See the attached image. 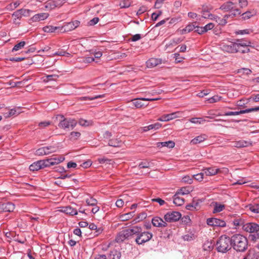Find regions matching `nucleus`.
Instances as JSON below:
<instances>
[{
    "label": "nucleus",
    "mask_w": 259,
    "mask_h": 259,
    "mask_svg": "<svg viewBox=\"0 0 259 259\" xmlns=\"http://www.w3.org/2000/svg\"><path fill=\"white\" fill-rule=\"evenodd\" d=\"M196 22H194V23L192 24H189L186 27V30H187V32H190V31L193 30L196 28Z\"/></svg>",
    "instance_id": "obj_63"
},
{
    "label": "nucleus",
    "mask_w": 259,
    "mask_h": 259,
    "mask_svg": "<svg viewBox=\"0 0 259 259\" xmlns=\"http://www.w3.org/2000/svg\"><path fill=\"white\" fill-rule=\"evenodd\" d=\"M63 49H59L58 51L53 54V56H66L67 57H71L70 53L65 51V47L64 46Z\"/></svg>",
    "instance_id": "obj_28"
},
{
    "label": "nucleus",
    "mask_w": 259,
    "mask_h": 259,
    "mask_svg": "<svg viewBox=\"0 0 259 259\" xmlns=\"http://www.w3.org/2000/svg\"><path fill=\"white\" fill-rule=\"evenodd\" d=\"M193 182V179L192 176L190 177L188 175L182 177L181 180V183L185 184H191Z\"/></svg>",
    "instance_id": "obj_45"
},
{
    "label": "nucleus",
    "mask_w": 259,
    "mask_h": 259,
    "mask_svg": "<svg viewBox=\"0 0 259 259\" xmlns=\"http://www.w3.org/2000/svg\"><path fill=\"white\" fill-rule=\"evenodd\" d=\"M49 159L51 161V164H52V165H54L63 162L65 158L63 156H60L58 157L51 158Z\"/></svg>",
    "instance_id": "obj_35"
},
{
    "label": "nucleus",
    "mask_w": 259,
    "mask_h": 259,
    "mask_svg": "<svg viewBox=\"0 0 259 259\" xmlns=\"http://www.w3.org/2000/svg\"><path fill=\"white\" fill-rule=\"evenodd\" d=\"M210 20H214L216 22H217L219 25H225L227 22L225 21V20H222V18L218 16L214 15L212 14V17H211Z\"/></svg>",
    "instance_id": "obj_39"
},
{
    "label": "nucleus",
    "mask_w": 259,
    "mask_h": 259,
    "mask_svg": "<svg viewBox=\"0 0 259 259\" xmlns=\"http://www.w3.org/2000/svg\"><path fill=\"white\" fill-rule=\"evenodd\" d=\"M167 118H168V121L170 120H172L174 118H176L178 117V112H175L170 114H166Z\"/></svg>",
    "instance_id": "obj_64"
},
{
    "label": "nucleus",
    "mask_w": 259,
    "mask_h": 259,
    "mask_svg": "<svg viewBox=\"0 0 259 259\" xmlns=\"http://www.w3.org/2000/svg\"><path fill=\"white\" fill-rule=\"evenodd\" d=\"M105 97V94L99 95L98 96H95L93 97H82L80 98V100L81 101H86V100H93L98 98H102Z\"/></svg>",
    "instance_id": "obj_41"
},
{
    "label": "nucleus",
    "mask_w": 259,
    "mask_h": 259,
    "mask_svg": "<svg viewBox=\"0 0 259 259\" xmlns=\"http://www.w3.org/2000/svg\"><path fill=\"white\" fill-rule=\"evenodd\" d=\"M206 223L208 225L214 227H224L226 226L224 220L214 218L207 219Z\"/></svg>",
    "instance_id": "obj_9"
},
{
    "label": "nucleus",
    "mask_w": 259,
    "mask_h": 259,
    "mask_svg": "<svg viewBox=\"0 0 259 259\" xmlns=\"http://www.w3.org/2000/svg\"><path fill=\"white\" fill-rule=\"evenodd\" d=\"M30 12H31V11L28 9H21L17 10L12 14V17H14L13 19V23L19 25L20 24L19 21L22 16H29Z\"/></svg>",
    "instance_id": "obj_7"
},
{
    "label": "nucleus",
    "mask_w": 259,
    "mask_h": 259,
    "mask_svg": "<svg viewBox=\"0 0 259 259\" xmlns=\"http://www.w3.org/2000/svg\"><path fill=\"white\" fill-rule=\"evenodd\" d=\"M214 244L211 241H206L203 245V249L205 251H210L213 249Z\"/></svg>",
    "instance_id": "obj_37"
},
{
    "label": "nucleus",
    "mask_w": 259,
    "mask_h": 259,
    "mask_svg": "<svg viewBox=\"0 0 259 259\" xmlns=\"http://www.w3.org/2000/svg\"><path fill=\"white\" fill-rule=\"evenodd\" d=\"M255 13L251 11H247L241 15L242 18L244 20H247L250 18L252 16L254 15Z\"/></svg>",
    "instance_id": "obj_49"
},
{
    "label": "nucleus",
    "mask_w": 259,
    "mask_h": 259,
    "mask_svg": "<svg viewBox=\"0 0 259 259\" xmlns=\"http://www.w3.org/2000/svg\"><path fill=\"white\" fill-rule=\"evenodd\" d=\"M40 161L42 168L52 165V164H51V161H50L49 158L45 160H40Z\"/></svg>",
    "instance_id": "obj_51"
},
{
    "label": "nucleus",
    "mask_w": 259,
    "mask_h": 259,
    "mask_svg": "<svg viewBox=\"0 0 259 259\" xmlns=\"http://www.w3.org/2000/svg\"><path fill=\"white\" fill-rule=\"evenodd\" d=\"M252 145L251 141L239 140L232 142V146L237 148L246 147Z\"/></svg>",
    "instance_id": "obj_21"
},
{
    "label": "nucleus",
    "mask_w": 259,
    "mask_h": 259,
    "mask_svg": "<svg viewBox=\"0 0 259 259\" xmlns=\"http://www.w3.org/2000/svg\"><path fill=\"white\" fill-rule=\"evenodd\" d=\"M220 46L224 52L232 54L237 53V49H239V39H236L235 42H222Z\"/></svg>",
    "instance_id": "obj_5"
},
{
    "label": "nucleus",
    "mask_w": 259,
    "mask_h": 259,
    "mask_svg": "<svg viewBox=\"0 0 259 259\" xmlns=\"http://www.w3.org/2000/svg\"><path fill=\"white\" fill-rule=\"evenodd\" d=\"M121 256L120 253L116 250H113L110 251L108 255V259H120Z\"/></svg>",
    "instance_id": "obj_36"
},
{
    "label": "nucleus",
    "mask_w": 259,
    "mask_h": 259,
    "mask_svg": "<svg viewBox=\"0 0 259 259\" xmlns=\"http://www.w3.org/2000/svg\"><path fill=\"white\" fill-rule=\"evenodd\" d=\"M21 4L20 1H16L8 5L5 9L8 11H12L18 7Z\"/></svg>",
    "instance_id": "obj_34"
},
{
    "label": "nucleus",
    "mask_w": 259,
    "mask_h": 259,
    "mask_svg": "<svg viewBox=\"0 0 259 259\" xmlns=\"http://www.w3.org/2000/svg\"><path fill=\"white\" fill-rule=\"evenodd\" d=\"M232 245L231 238L226 235H222L217 241V250L218 252L226 253L231 249Z\"/></svg>",
    "instance_id": "obj_3"
},
{
    "label": "nucleus",
    "mask_w": 259,
    "mask_h": 259,
    "mask_svg": "<svg viewBox=\"0 0 259 259\" xmlns=\"http://www.w3.org/2000/svg\"><path fill=\"white\" fill-rule=\"evenodd\" d=\"M192 191L190 186L182 187L179 189V195H188Z\"/></svg>",
    "instance_id": "obj_40"
},
{
    "label": "nucleus",
    "mask_w": 259,
    "mask_h": 259,
    "mask_svg": "<svg viewBox=\"0 0 259 259\" xmlns=\"http://www.w3.org/2000/svg\"><path fill=\"white\" fill-rule=\"evenodd\" d=\"M131 2L130 0H123L120 3V6L122 8H128L131 6Z\"/></svg>",
    "instance_id": "obj_53"
},
{
    "label": "nucleus",
    "mask_w": 259,
    "mask_h": 259,
    "mask_svg": "<svg viewBox=\"0 0 259 259\" xmlns=\"http://www.w3.org/2000/svg\"><path fill=\"white\" fill-rule=\"evenodd\" d=\"M161 59L152 58L149 59L147 62L146 64L148 67H154L161 63Z\"/></svg>",
    "instance_id": "obj_22"
},
{
    "label": "nucleus",
    "mask_w": 259,
    "mask_h": 259,
    "mask_svg": "<svg viewBox=\"0 0 259 259\" xmlns=\"http://www.w3.org/2000/svg\"><path fill=\"white\" fill-rule=\"evenodd\" d=\"M224 12H234L235 9H239L236 8L235 3L231 1H227L223 4L219 8Z\"/></svg>",
    "instance_id": "obj_15"
},
{
    "label": "nucleus",
    "mask_w": 259,
    "mask_h": 259,
    "mask_svg": "<svg viewBox=\"0 0 259 259\" xmlns=\"http://www.w3.org/2000/svg\"><path fill=\"white\" fill-rule=\"evenodd\" d=\"M55 147L53 146H46L41 147L36 150L35 154L38 156L48 155L55 151Z\"/></svg>",
    "instance_id": "obj_11"
},
{
    "label": "nucleus",
    "mask_w": 259,
    "mask_h": 259,
    "mask_svg": "<svg viewBox=\"0 0 259 259\" xmlns=\"http://www.w3.org/2000/svg\"><path fill=\"white\" fill-rule=\"evenodd\" d=\"M135 211H132L124 214H121L119 219L121 221H126L134 217Z\"/></svg>",
    "instance_id": "obj_30"
},
{
    "label": "nucleus",
    "mask_w": 259,
    "mask_h": 259,
    "mask_svg": "<svg viewBox=\"0 0 259 259\" xmlns=\"http://www.w3.org/2000/svg\"><path fill=\"white\" fill-rule=\"evenodd\" d=\"M225 208V205L218 202L214 204L213 213H217L222 211Z\"/></svg>",
    "instance_id": "obj_42"
},
{
    "label": "nucleus",
    "mask_w": 259,
    "mask_h": 259,
    "mask_svg": "<svg viewBox=\"0 0 259 259\" xmlns=\"http://www.w3.org/2000/svg\"><path fill=\"white\" fill-rule=\"evenodd\" d=\"M63 28V30L61 32H64L65 31H68L75 29L72 22L68 23L67 24L62 27Z\"/></svg>",
    "instance_id": "obj_47"
},
{
    "label": "nucleus",
    "mask_w": 259,
    "mask_h": 259,
    "mask_svg": "<svg viewBox=\"0 0 259 259\" xmlns=\"http://www.w3.org/2000/svg\"><path fill=\"white\" fill-rule=\"evenodd\" d=\"M151 201L158 203L160 206L163 205L165 203V201L160 198H153Z\"/></svg>",
    "instance_id": "obj_62"
},
{
    "label": "nucleus",
    "mask_w": 259,
    "mask_h": 259,
    "mask_svg": "<svg viewBox=\"0 0 259 259\" xmlns=\"http://www.w3.org/2000/svg\"><path fill=\"white\" fill-rule=\"evenodd\" d=\"M208 138V136L205 134H201L197 137H196L194 139H193L190 143L193 145L197 144L200 143L205 140H206Z\"/></svg>",
    "instance_id": "obj_23"
},
{
    "label": "nucleus",
    "mask_w": 259,
    "mask_h": 259,
    "mask_svg": "<svg viewBox=\"0 0 259 259\" xmlns=\"http://www.w3.org/2000/svg\"><path fill=\"white\" fill-rule=\"evenodd\" d=\"M204 121L205 120H203L202 118H197V117L192 118L190 119V121L192 123H195V124H197V123L201 124V123H203Z\"/></svg>",
    "instance_id": "obj_55"
},
{
    "label": "nucleus",
    "mask_w": 259,
    "mask_h": 259,
    "mask_svg": "<svg viewBox=\"0 0 259 259\" xmlns=\"http://www.w3.org/2000/svg\"><path fill=\"white\" fill-rule=\"evenodd\" d=\"M249 209L252 212L259 213V204H250L248 205Z\"/></svg>",
    "instance_id": "obj_48"
},
{
    "label": "nucleus",
    "mask_w": 259,
    "mask_h": 259,
    "mask_svg": "<svg viewBox=\"0 0 259 259\" xmlns=\"http://www.w3.org/2000/svg\"><path fill=\"white\" fill-rule=\"evenodd\" d=\"M157 99H158L142 98L134 99L132 100L131 101L132 102L133 104L137 108H142L144 106H147L148 105V104H145V103H143L142 102V101H152L157 100Z\"/></svg>",
    "instance_id": "obj_14"
},
{
    "label": "nucleus",
    "mask_w": 259,
    "mask_h": 259,
    "mask_svg": "<svg viewBox=\"0 0 259 259\" xmlns=\"http://www.w3.org/2000/svg\"><path fill=\"white\" fill-rule=\"evenodd\" d=\"M49 16L47 13H41L34 15L29 19V23L38 22L46 19Z\"/></svg>",
    "instance_id": "obj_19"
},
{
    "label": "nucleus",
    "mask_w": 259,
    "mask_h": 259,
    "mask_svg": "<svg viewBox=\"0 0 259 259\" xmlns=\"http://www.w3.org/2000/svg\"><path fill=\"white\" fill-rule=\"evenodd\" d=\"M60 118L58 127L64 130H72L77 124V121L71 118H65L63 115H58L57 118Z\"/></svg>",
    "instance_id": "obj_4"
},
{
    "label": "nucleus",
    "mask_w": 259,
    "mask_h": 259,
    "mask_svg": "<svg viewBox=\"0 0 259 259\" xmlns=\"http://www.w3.org/2000/svg\"><path fill=\"white\" fill-rule=\"evenodd\" d=\"M242 229L249 233H257L259 231V225L255 223H247L245 224Z\"/></svg>",
    "instance_id": "obj_10"
},
{
    "label": "nucleus",
    "mask_w": 259,
    "mask_h": 259,
    "mask_svg": "<svg viewBox=\"0 0 259 259\" xmlns=\"http://www.w3.org/2000/svg\"><path fill=\"white\" fill-rule=\"evenodd\" d=\"M201 13L202 15L200 18L202 17L204 19L207 18L210 19L211 17H212V14L209 13V12L207 10H206L205 8H203Z\"/></svg>",
    "instance_id": "obj_44"
},
{
    "label": "nucleus",
    "mask_w": 259,
    "mask_h": 259,
    "mask_svg": "<svg viewBox=\"0 0 259 259\" xmlns=\"http://www.w3.org/2000/svg\"><path fill=\"white\" fill-rule=\"evenodd\" d=\"M220 171V169L215 167H209L204 168L203 171L206 176H213L217 174Z\"/></svg>",
    "instance_id": "obj_24"
},
{
    "label": "nucleus",
    "mask_w": 259,
    "mask_h": 259,
    "mask_svg": "<svg viewBox=\"0 0 259 259\" xmlns=\"http://www.w3.org/2000/svg\"><path fill=\"white\" fill-rule=\"evenodd\" d=\"M214 26V24L212 23H209L205 26L203 27V29L205 31V33L209 30L212 29Z\"/></svg>",
    "instance_id": "obj_57"
},
{
    "label": "nucleus",
    "mask_w": 259,
    "mask_h": 259,
    "mask_svg": "<svg viewBox=\"0 0 259 259\" xmlns=\"http://www.w3.org/2000/svg\"><path fill=\"white\" fill-rule=\"evenodd\" d=\"M20 113V112L17 111V110L15 108L9 110L8 115H6L7 117H10L13 115H18Z\"/></svg>",
    "instance_id": "obj_58"
},
{
    "label": "nucleus",
    "mask_w": 259,
    "mask_h": 259,
    "mask_svg": "<svg viewBox=\"0 0 259 259\" xmlns=\"http://www.w3.org/2000/svg\"><path fill=\"white\" fill-rule=\"evenodd\" d=\"M51 123V122L50 121H44L39 122L38 123V126L40 128H45L47 126H49Z\"/></svg>",
    "instance_id": "obj_60"
},
{
    "label": "nucleus",
    "mask_w": 259,
    "mask_h": 259,
    "mask_svg": "<svg viewBox=\"0 0 259 259\" xmlns=\"http://www.w3.org/2000/svg\"><path fill=\"white\" fill-rule=\"evenodd\" d=\"M164 219L166 223H172L178 221V211H170L164 216Z\"/></svg>",
    "instance_id": "obj_12"
},
{
    "label": "nucleus",
    "mask_w": 259,
    "mask_h": 259,
    "mask_svg": "<svg viewBox=\"0 0 259 259\" xmlns=\"http://www.w3.org/2000/svg\"><path fill=\"white\" fill-rule=\"evenodd\" d=\"M181 220V223L184 225H187L190 223L191 220L188 215L182 217V214L179 212V221Z\"/></svg>",
    "instance_id": "obj_38"
},
{
    "label": "nucleus",
    "mask_w": 259,
    "mask_h": 259,
    "mask_svg": "<svg viewBox=\"0 0 259 259\" xmlns=\"http://www.w3.org/2000/svg\"><path fill=\"white\" fill-rule=\"evenodd\" d=\"M81 134L77 132H72L69 135V139L71 140H77L80 137Z\"/></svg>",
    "instance_id": "obj_50"
},
{
    "label": "nucleus",
    "mask_w": 259,
    "mask_h": 259,
    "mask_svg": "<svg viewBox=\"0 0 259 259\" xmlns=\"http://www.w3.org/2000/svg\"><path fill=\"white\" fill-rule=\"evenodd\" d=\"M15 208L14 204L8 202L6 203H0V213L6 212H12Z\"/></svg>",
    "instance_id": "obj_16"
},
{
    "label": "nucleus",
    "mask_w": 259,
    "mask_h": 259,
    "mask_svg": "<svg viewBox=\"0 0 259 259\" xmlns=\"http://www.w3.org/2000/svg\"><path fill=\"white\" fill-rule=\"evenodd\" d=\"M122 144V142L121 140H119L118 139H112L109 140L108 145L114 147H121Z\"/></svg>",
    "instance_id": "obj_29"
},
{
    "label": "nucleus",
    "mask_w": 259,
    "mask_h": 259,
    "mask_svg": "<svg viewBox=\"0 0 259 259\" xmlns=\"http://www.w3.org/2000/svg\"><path fill=\"white\" fill-rule=\"evenodd\" d=\"M249 47L254 48L250 41L247 40H239V49H237V52H240L244 54L250 52Z\"/></svg>",
    "instance_id": "obj_8"
},
{
    "label": "nucleus",
    "mask_w": 259,
    "mask_h": 259,
    "mask_svg": "<svg viewBox=\"0 0 259 259\" xmlns=\"http://www.w3.org/2000/svg\"><path fill=\"white\" fill-rule=\"evenodd\" d=\"M26 42L24 41H21L14 46L12 49V52H15L22 49L25 45Z\"/></svg>",
    "instance_id": "obj_46"
},
{
    "label": "nucleus",
    "mask_w": 259,
    "mask_h": 259,
    "mask_svg": "<svg viewBox=\"0 0 259 259\" xmlns=\"http://www.w3.org/2000/svg\"><path fill=\"white\" fill-rule=\"evenodd\" d=\"M153 237V234L148 231L143 232L142 230L139 233L135 239L136 243L138 245H142L148 242Z\"/></svg>",
    "instance_id": "obj_6"
},
{
    "label": "nucleus",
    "mask_w": 259,
    "mask_h": 259,
    "mask_svg": "<svg viewBox=\"0 0 259 259\" xmlns=\"http://www.w3.org/2000/svg\"><path fill=\"white\" fill-rule=\"evenodd\" d=\"M241 12L240 9H235L234 12H231L229 14L225 15L223 18H222V20H225L227 22V20L229 17L233 18L238 15H240Z\"/></svg>",
    "instance_id": "obj_27"
},
{
    "label": "nucleus",
    "mask_w": 259,
    "mask_h": 259,
    "mask_svg": "<svg viewBox=\"0 0 259 259\" xmlns=\"http://www.w3.org/2000/svg\"><path fill=\"white\" fill-rule=\"evenodd\" d=\"M259 111V107H255L253 108L246 109L245 110H241L239 111H229L225 112L224 114L225 116H231V115H237L241 114H244L249 113L253 111Z\"/></svg>",
    "instance_id": "obj_13"
},
{
    "label": "nucleus",
    "mask_w": 259,
    "mask_h": 259,
    "mask_svg": "<svg viewBox=\"0 0 259 259\" xmlns=\"http://www.w3.org/2000/svg\"><path fill=\"white\" fill-rule=\"evenodd\" d=\"M142 231L140 226H135L131 228L123 230L120 231L116 236L115 240L117 242H121L125 239H130L134 237L138 236L139 233Z\"/></svg>",
    "instance_id": "obj_1"
},
{
    "label": "nucleus",
    "mask_w": 259,
    "mask_h": 259,
    "mask_svg": "<svg viewBox=\"0 0 259 259\" xmlns=\"http://www.w3.org/2000/svg\"><path fill=\"white\" fill-rule=\"evenodd\" d=\"M222 98L220 96H214L209 99L208 101L209 103H213L219 101Z\"/></svg>",
    "instance_id": "obj_59"
},
{
    "label": "nucleus",
    "mask_w": 259,
    "mask_h": 259,
    "mask_svg": "<svg viewBox=\"0 0 259 259\" xmlns=\"http://www.w3.org/2000/svg\"><path fill=\"white\" fill-rule=\"evenodd\" d=\"M66 0H53L52 2L47 3L45 7L47 9H53L55 7L62 6Z\"/></svg>",
    "instance_id": "obj_18"
},
{
    "label": "nucleus",
    "mask_w": 259,
    "mask_h": 259,
    "mask_svg": "<svg viewBox=\"0 0 259 259\" xmlns=\"http://www.w3.org/2000/svg\"><path fill=\"white\" fill-rule=\"evenodd\" d=\"M152 225L154 227L159 228H164L167 226L166 221H164L161 218L155 217L152 219Z\"/></svg>",
    "instance_id": "obj_17"
},
{
    "label": "nucleus",
    "mask_w": 259,
    "mask_h": 259,
    "mask_svg": "<svg viewBox=\"0 0 259 259\" xmlns=\"http://www.w3.org/2000/svg\"><path fill=\"white\" fill-rule=\"evenodd\" d=\"M41 165L40 160L33 162L29 166V169L31 171H37L41 169Z\"/></svg>",
    "instance_id": "obj_31"
},
{
    "label": "nucleus",
    "mask_w": 259,
    "mask_h": 259,
    "mask_svg": "<svg viewBox=\"0 0 259 259\" xmlns=\"http://www.w3.org/2000/svg\"><path fill=\"white\" fill-rule=\"evenodd\" d=\"M175 143L172 141H168L167 142H157L156 146L158 148H162L166 147L168 148H172L175 147Z\"/></svg>",
    "instance_id": "obj_25"
},
{
    "label": "nucleus",
    "mask_w": 259,
    "mask_h": 259,
    "mask_svg": "<svg viewBox=\"0 0 259 259\" xmlns=\"http://www.w3.org/2000/svg\"><path fill=\"white\" fill-rule=\"evenodd\" d=\"M85 201L87 204L90 206H96L98 202L97 200L93 197L87 199Z\"/></svg>",
    "instance_id": "obj_52"
},
{
    "label": "nucleus",
    "mask_w": 259,
    "mask_h": 259,
    "mask_svg": "<svg viewBox=\"0 0 259 259\" xmlns=\"http://www.w3.org/2000/svg\"><path fill=\"white\" fill-rule=\"evenodd\" d=\"M42 29L45 32L50 33L55 32L57 30H58L61 32L62 31V30H63V28L53 26H46L44 27Z\"/></svg>",
    "instance_id": "obj_26"
},
{
    "label": "nucleus",
    "mask_w": 259,
    "mask_h": 259,
    "mask_svg": "<svg viewBox=\"0 0 259 259\" xmlns=\"http://www.w3.org/2000/svg\"><path fill=\"white\" fill-rule=\"evenodd\" d=\"M204 171L196 175H194L192 176L193 179H195L196 180L198 181H201L203 179Z\"/></svg>",
    "instance_id": "obj_56"
},
{
    "label": "nucleus",
    "mask_w": 259,
    "mask_h": 259,
    "mask_svg": "<svg viewBox=\"0 0 259 259\" xmlns=\"http://www.w3.org/2000/svg\"><path fill=\"white\" fill-rule=\"evenodd\" d=\"M152 163L147 160H144L141 162L139 164V168H149L151 166Z\"/></svg>",
    "instance_id": "obj_43"
},
{
    "label": "nucleus",
    "mask_w": 259,
    "mask_h": 259,
    "mask_svg": "<svg viewBox=\"0 0 259 259\" xmlns=\"http://www.w3.org/2000/svg\"><path fill=\"white\" fill-rule=\"evenodd\" d=\"M188 15L191 18L196 19L197 20H201L200 16L195 13L190 12Z\"/></svg>",
    "instance_id": "obj_61"
},
{
    "label": "nucleus",
    "mask_w": 259,
    "mask_h": 259,
    "mask_svg": "<svg viewBox=\"0 0 259 259\" xmlns=\"http://www.w3.org/2000/svg\"><path fill=\"white\" fill-rule=\"evenodd\" d=\"M182 237L185 241H188L193 240L195 239L194 234L192 233L186 234L183 236Z\"/></svg>",
    "instance_id": "obj_54"
},
{
    "label": "nucleus",
    "mask_w": 259,
    "mask_h": 259,
    "mask_svg": "<svg viewBox=\"0 0 259 259\" xmlns=\"http://www.w3.org/2000/svg\"><path fill=\"white\" fill-rule=\"evenodd\" d=\"M58 211L70 215H74L77 214V210L70 206L61 207Z\"/></svg>",
    "instance_id": "obj_20"
},
{
    "label": "nucleus",
    "mask_w": 259,
    "mask_h": 259,
    "mask_svg": "<svg viewBox=\"0 0 259 259\" xmlns=\"http://www.w3.org/2000/svg\"><path fill=\"white\" fill-rule=\"evenodd\" d=\"M77 60L79 63L88 64L94 61L95 59L93 57H85L78 58Z\"/></svg>",
    "instance_id": "obj_33"
},
{
    "label": "nucleus",
    "mask_w": 259,
    "mask_h": 259,
    "mask_svg": "<svg viewBox=\"0 0 259 259\" xmlns=\"http://www.w3.org/2000/svg\"><path fill=\"white\" fill-rule=\"evenodd\" d=\"M232 246L238 252L245 251L248 247V240L244 236L236 234L231 237Z\"/></svg>",
    "instance_id": "obj_2"
},
{
    "label": "nucleus",
    "mask_w": 259,
    "mask_h": 259,
    "mask_svg": "<svg viewBox=\"0 0 259 259\" xmlns=\"http://www.w3.org/2000/svg\"><path fill=\"white\" fill-rule=\"evenodd\" d=\"M178 48V43L176 41H174L166 45V50L167 53H172L174 50Z\"/></svg>",
    "instance_id": "obj_32"
}]
</instances>
